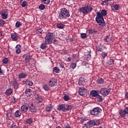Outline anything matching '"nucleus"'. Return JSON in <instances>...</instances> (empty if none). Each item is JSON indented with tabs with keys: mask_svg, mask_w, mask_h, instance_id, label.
<instances>
[{
	"mask_svg": "<svg viewBox=\"0 0 128 128\" xmlns=\"http://www.w3.org/2000/svg\"><path fill=\"white\" fill-rule=\"evenodd\" d=\"M96 22L100 26H106V22L104 19V16L100 12H96Z\"/></svg>",
	"mask_w": 128,
	"mask_h": 128,
	"instance_id": "nucleus-1",
	"label": "nucleus"
},
{
	"mask_svg": "<svg viewBox=\"0 0 128 128\" xmlns=\"http://www.w3.org/2000/svg\"><path fill=\"white\" fill-rule=\"evenodd\" d=\"M60 18H70V11L68 10L66 8H63L61 9L60 12L59 14Z\"/></svg>",
	"mask_w": 128,
	"mask_h": 128,
	"instance_id": "nucleus-2",
	"label": "nucleus"
},
{
	"mask_svg": "<svg viewBox=\"0 0 128 128\" xmlns=\"http://www.w3.org/2000/svg\"><path fill=\"white\" fill-rule=\"evenodd\" d=\"M98 92H100V91L92 90L90 92V96L92 98H98V102H102L103 100L102 96L98 94Z\"/></svg>",
	"mask_w": 128,
	"mask_h": 128,
	"instance_id": "nucleus-3",
	"label": "nucleus"
},
{
	"mask_svg": "<svg viewBox=\"0 0 128 128\" xmlns=\"http://www.w3.org/2000/svg\"><path fill=\"white\" fill-rule=\"evenodd\" d=\"M54 38V34L52 32H48L45 37L44 42H46L48 44H50L52 42Z\"/></svg>",
	"mask_w": 128,
	"mask_h": 128,
	"instance_id": "nucleus-4",
	"label": "nucleus"
},
{
	"mask_svg": "<svg viewBox=\"0 0 128 128\" xmlns=\"http://www.w3.org/2000/svg\"><path fill=\"white\" fill-rule=\"evenodd\" d=\"M92 10V8L87 6L86 7H82L80 8L79 12H82L83 14H88Z\"/></svg>",
	"mask_w": 128,
	"mask_h": 128,
	"instance_id": "nucleus-5",
	"label": "nucleus"
},
{
	"mask_svg": "<svg viewBox=\"0 0 128 128\" xmlns=\"http://www.w3.org/2000/svg\"><path fill=\"white\" fill-rule=\"evenodd\" d=\"M99 92L103 96H108L110 92V88H102L99 91Z\"/></svg>",
	"mask_w": 128,
	"mask_h": 128,
	"instance_id": "nucleus-6",
	"label": "nucleus"
},
{
	"mask_svg": "<svg viewBox=\"0 0 128 128\" xmlns=\"http://www.w3.org/2000/svg\"><path fill=\"white\" fill-rule=\"evenodd\" d=\"M100 112H102V109L98 107H96L92 110H90V114L92 116H98Z\"/></svg>",
	"mask_w": 128,
	"mask_h": 128,
	"instance_id": "nucleus-7",
	"label": "nucleus"
},
{
	"mask_svg": "<svg viewBox=\"0 0 128 128\" xmlns=\"http://www.w3.org/2000/svg\"><path fill=\"white\" fill-rule=\"evenodd\" d=\"M48 84L51 88H52V86H56L58 84V80L54 78H52L49 81Z\"/></svg>",
	"mask_w": 128,
	"mask_h": 128,
	"instance_id": "nucleus-8",
	"label": "nucleus"
},
{
	"mask_svg": "<svg viewBox=\"0 0 128 128\" xmlns=\"http://www.w3.org/2000/svg\"><path fill=\"white\" fill-rule=\"evenodd\" d=\"M90 126H100V122L97 120H91L87 122Z\"/></svg>",
	"mask_w": 128,
	"mask_h": 128,
	"instance_id": "nucleus-9",
	"label": "nucleus"
},
{
	"mask_svg": "<svg viewBox=\"0 0 128 128\" xmlns=\"http://www.w3.org/2000/svg\"><path fill=\"white\" fill-rule=\"evenodd\" d=\"M24 58V62L26 64H28L32 60V58H30V54H24L23 56Z\"/></svg>",
	"mask_w": 128,
	"mask_h": 128,
	"instance_id": "nucleus-10",
	"label": "nucleus"
},
{
	"mask_svg": "<svg viewBox=\"0 0 128 128\" xmlns=\"http://www.w3.org/2000/svg\"><path fill=\"white\" fill-rule=\"evenodd\" d=\"M86 92H88V90H86V88L82 87L80 88L78 90V94L80 96H84V94H86Z\"/></svg>",
	"mask_w": 128,
	"mask_h": 128,
	"instance_id": "nucleus-11",
	"label": "nucleus"
},
{
	"mask_svg": "<svg viewBox=\"0 0 128 128\" xmlns=\"http://www.w3.org/2000/svg\"><path fill=\"white\" fill-rule=\"evenodd\" d=\"M58 110H61V112H66V105L64 104H59L57 107Z\"/></svg>",
	"mask_w": 128,
	"mask_h": 128,
	"instance_id": "nucleus-12",
	"label": "nucleus"
},
{
	"mask_svg": "<svg viewBox=\"0 0 128 128\" xmlns=\"http://www.w3.org/2000/svg\"><path fill=\"white\" fill-rule=\"evenodd\" d=\"M1 16L2 18L6 20L8 18V11L6 10H2L1 11Z\"/></svg>",
	"mask_w": 128,
	"mask_h": 128,
	"instance_id": "nucleus-13",
	"label": "nucleus"
},
{
	"mask_svg": "<svg viewBox=\"0 0 128 128\" xmlns=\"http://www.w3.org/2000/svg\"><path fill=\"white\" fill-rule=\"evenodd\" d=\"M30 110L31 112H36V107L34 105V104H31L29 106Z\"/></svg>",
	"mask_w": 128,
	"mask_h": 128,
	"instance_id": "nucleus-14",
	"label": "nucleus"
},
{
	"mask_svg": "<svg viewBox=\"0 0 128 128\" xmlns=\"http://www.w3.org/2000/svg\"><path fill=\"white\" fill-rule=\"evenodd\" d=\"M11 38L14 40H18V34H16V33L14 32L11 34Z\"/></svg>",
	"mask_w": 128,
	"mask_h": 128,
	"instance_id": "nucleus-15",
	"label": "nucleus"
},
{
	"mask_svg": "<svg viewBox=\"0 0 128 128\" xmlns=\"http://www.w3.org/2000/svg\"><path fill=\"white\" fill-rule=\"evenodd\" d=\"M12 86L14 90L18 88V81L16 80L12 82Z\"/></svg>",
	"mask_w": 128,
	"mask_h": 128,
	"instance_id": "nucleus-16",
	"label": "nucleus"
},
{
	"mask_svg": "<svg viewBox=\"0 0 128 128\" xmlns=\"http://www.w3.org/2000/svg\"><path fill=\"white\" fill-rule=\"evenodd\" d=\"M106 64L108 66H112L114 64V60L113 59H110L107 60L106 62Z\"/></svg>",
	"mask_w": 128,
	"mask_h": 128,
	"instance_id": "nucleus-17",
	"label": "nucleus"
},
{
	"mask_svg": "<svg viewBox=\"0 0 128 128\" xmlns=\"http://www.w3.org/2000/svg\"><path fill=\"white\" fill-rule=\"evenodd\" d=\"M25 94H26L27 96H32V90L27 89L25 90Z\"/></svg>",
	"mask_w": 128,
	"mask_h": 128,
	"instance_id": "nucleus-18",
	"label": "nucleus"
},
{
	"mask_svg": "<svg viewBox=\"0 0 128 128\" xmlns=\"http://www.w3.org/2000/svg\"><path fill=\"white\" fill-rule=\"evenodd\" d=\"M26 76H27L26 73L22 72L19 74L18 78L19 80H20V78H26Z\"/></svg>",
	"mask_w": 128,
	"mask_h": 128,
	"instance_id": "nucleus-19",
	"label": "nucleus"
},
{
	"mask_svg": "<svg viewBox=\"0 0 128 128\" xmlns=\"http://www.w3.org/2000/svg\"><path fill=\"white\" fill-rule=\"evenodd\" d=\"M84 84V80L82 78H80L79 79L78 84H79V86H83Z\"/></svg>",
	"mask_w": 128,
	"mask_h": 128,
	"instance_id": "nucleus-20",
	"label": "nucleus"
},
{
	"mask_svg": "<svg viewBox=\"0 0 128 128\" xmlns=\"http://www.w3.org/2000/svg\"><path fill=\"white\" fill-rule=\"evenodd\" d=\"M6 94L7 96H10L12 94V89L10 88L8 89L6 92Z\"/></svg>",
	"mask_w": 128,
	"mask_h": 128,
	"instance_id": "nucleus-21",
	"label": "nucleus"
},
{
	"mask_svg": "<svg viewBox=\"0 0 128 128\" xmlns=\"http://www.w3.org/2000/svg\"><path fill=\"white\" fill-rule=\"evenodd\" d=\"M46 44H48L46 43V42L42 43L40 45V48H42V50H46V48H48V46H46Z\"/></svg>",
	"mask_w": 128,
	"mask_h": 128,
	"instance_id": "nucleus-22",
	"label": "nucleus"
},
{
	"mask_svg": "<svg viewBox=\"0 0 128 128\" xmlns=\"http://www.w3.org/2000/svg\"><path fill=\"white\" fill-rule=\"evenodd\" d=\"M28 108L26 106H22L21 107V110L22 112H28Z\"/></svg>",
	"mask_w": 128,
	"mask_h": 128,
	"instance_id": "nucleus-23",
	"label": "nucleus"
},
{
	"mask_svg": "<svg viewBox=\"0 0 128 128\" xmlns=\"http://www.w3.org/2000/svg\"><path fill=\"white\" fill-rule=\"evenodd\" d=\"M120 114L122 118H124V116H126V113L124 112V110H121L120 112Z\"/></svg>",
	"mask_w": 128,
	"mask_h": 128,
	"instance_id": "nucleus-24",
	"label": "nucleus"
},
{
	"mask_svg": "<svg viewBox=\"0 0 128 128\" xmlns=\"http://www.w3.org/2000/svg\"><path fill=\"white\" fill-rule=\"evenodd\" d=\"M53 72H56V74H58L60 72V70L56 66L54 68H53Z\"/></svg>",
	"mask_w": 128,
	"mask_h": 128,
	"instance_id": "nucleus-25",
	"label": "nucleus"
},
{
	"mask_svg": "<svg viewBox=\"0 0 128 128\" xmlns=\"http://www.w3.org/2000/svg\"><path fill=\"white\" fill-rule=\"evenodd\" d=\"M104 40H105V42H110L112 40V38H110V36H106L104 37Z\"/></svg>",
	"mask_w": 128,
	"mask_h": 128,
	"instance_id": "nucleus-26",
	"label": "nucleus"
},
{
	"mask_svg": "<svg viewBox=\"0 0 128 128\" xmlns=\"http://www.w3.org/2000/svg\"><path fill=\"white\" fill-rule=\"evenodd\" d=\"M16 46L18 48L16 50V54H19L20 52H21L22 50H20V45H17Z\"/></svg>",
	"mask_w": 128,
	"mask_h": 128,
	"instance_id": "nucleus-27",
	"label": "nucleus"
},
{
	"mask_svg": "<svg viewBox=\"0 0 128 128\" xmlns=\"http://www.w3.org/2000/svg\"><path fill=\"white\" fill-rule=\"evenodd\" d=\"M58 28L62 29L64 28V25L62 24H57Z\"/></svg>",
	"mask_w": 128,
	"mask_h": 128,
	"instance_id": "nucleus-28",
	"label": "nucleus"
},
{
	"mask_svg": "<svg viewBox=\"0 0 128 128\" xmlns=\"http://www.w3.org/2000/svg\"><path fill=\"white\" fill-rule=\"evenodd\" d=\"M110 0H104V1H102V4L103 6H106V4H108V2H110Z\"/></svg>",
	"mask_w": 128,
	"mask_h": 128,
	"instance_id": "nucleus-29",
	"label": "nucleus"
},
{
	"mask_svg": "<svg viewBox=\"0 0 128 128\" xmlns=\"http://www.w3.org/2000/svg\"><path fill=\"white\" fill-rule=\"evenodd\" d=\"M114 8L116 10H120V4H116L114 6H112V8Z\"/></svg>",
	"mask_w": 128,
	"mask_h": 128,
	"instance_id": "nucleus-30",
	"label": "nucleus"
},
{
	"mask_svg": "<svg viewBox=\"0 0 128 128\" xmlns=\"http://www.w3.org/2000/svg\"><path fill=\"white\" fill-rule=\"evenodd\" d=\"M14 114L16 118H18L22 114H20V110H18L15 112Z\"/></svg>",
	"mask_w": 128,
	"mask_h": 128,
	"instance_id": "nucleus-31",
	"label": "nucleus"
},
{
	"mask_svg": "<svg viewBox=\"0 0 128 128\" xmlns=\"http://www.w3.org/2000/svg\"><path fill=\"white\" fill-rule=\"evenodd\" d=\"M36 100H37L36 101L37 104H40V102H42V98H40V97L36 98Z\"/></svg>",
	"mask_w": 128,
	"mask_h": 128,
	"instance_id": "nucleus-32",
	"label": "nucleus"
},
{
	"mask_svg": "<svg viewBox=\"0 0 128 128\" xmlns=\"http://www.w3.org/2000/svg\"><path fill=\"white\" fill-rule=\"evenodd\" d=\"M102 16H106V14H107V12H106V10H103L101 11V12H100Z\"/></svg>",
	"mask_w": 128,
	"mask_h": 128,
	"instance_id": "nucleus-33",
	"label": "nucleus"
},
{
	"mask_svg": "<svg viewBox=\"0 0 128 128\" xmlns=\"http://www.w3.org/2000/svg\"><path fill=\"white\" fill-rule=\"evenodd\" d=\"M72 110V105H68L67 108H66V112L68 110Z\"/></svg>",
	"mask_w": 128,
	"mask_h": 128,
	"instance_id": "nucleus-34",
	"label": "nucleus"
},
{
	"mask_svg": "<svg viewBox=\"0 0 128 128\" xmlns=\"http://www.w3.org/2000/svg\"><path fill=\"white\" fill-rule=\"evenodd\" d=\"M20 4L23 8H24L28 6V2L26 1H24L20 2Z\"/></svg>",
	"mask_w": 128,
	"mask_h": 128,
	"instance_id": "nucleus-35",
	"label": "nucleus"
},
{
	"mask_svg": "<svg viewBox=\"0 0 128 128\" xmlns=\"http://www.w3.org/2000/svg\"><path fill=\"white\" fill-rule=\"evenodd\" d=\"M36 34H42V29L41 28H38L36 30Z\"/></svg>",
	"mask_w": 128,
	"mask_h": 128,
	"instance_id": "nucleus-36",
	"label": "nucleus"
},
{
	"mask_svg": "<svg viewBox=\"0 0 128 128\" xmlns=\"http://www.w3.org/2000/svg\"><path fill=\"white\" fill-rule=\"evenodd\" d=\"M104 79H102V78H100L97 80V82L98 84H104Z\"/></svg>",
	"mask_w": 128,
	"mask_h": 128,
	"instance_id": "nucleus-37",
	"label": "nucleus"
},
{
	"mask_svg": "<svg viewBox=\"0 0 128 128\" xmlns=\"http://www.w3.org/2000/svg\"><path fill=\"white\" fill-rule=\"evenodd\" d=\"M43 88H44L45 90H50V86H48L46 84L43 86Z\"/></svg>",
	"mask_w": 128,
	"mask_h": 128,
	"instance_id": "nucleus-38",
	"label": "nucleus"
},
{
	"mask_svg": "<svg viewBox=\"0 0 128 128\" xmlns=\"http://www.w3.org/2000/svg\"><path fill=\"white\" fill-rule=\"evenodd\" d=\"M39 8L40 10H44L46 8V6L44 4H41L39 6Z\"/></svg>",
	"mask_w": 128,
	"mask_h": 128,
	"instance_id": "nucleus-39",
	"label": "nucleus"
},
{
	"mask_svg": "<svg viewBox=\"0 0 128 128\" xmlns=\"http://www.w3.org/2000/svg\"><path fill=\"white\" fill-rule=\"evenodd\" d=\"M2 62L3 64H6L8 62V58H5L2 60Z\"/></svg>",
	"mask_w": 128,
	"mask_h": 128,
	"instance_id": "nucleus-40",
	"label": "nucleus"
},
{
	"mask_svg": "<svg viewBox=\"0 0 128 128\" xmlns=\"http://www.w3.org/2000/svg\"><path fill=\"white\" fill-rule=\"evenodd\" d=\"M80 36L82 38H88V36L86 33H82L80 34Z\"/></svg>",
	"mask_w": 128,
	"mask_h": 128,
	"instance_id": "nucleus-41",
	"label": "nucleus"
},
{
	"mask_svg": "<svg viewBox=\"0 0 128 128\" xmlns=\"http://www.w3.org/2000/svg\"><path fill=\"white\" fill-rule=\"evenodd\" d=\"M76 63H72L70 65V68L74 69L76 68Z\"/></svg>",
	"mask_w": 128,
	"mask_h": 128,
	"instance_id": "nucleus-42",
	"label": "nucleus"
},
{
	"mask_svg": "<svg viewBox=\"0 0 128 128\" xmlns=\"http://www.w3.org/2000/svg\"><path fill=\"white\" fill-rule=\"evenodd\" d=\"M64 100L68 102V100H70V96L68 95H66L64 96Z\"/></svg>",
	"mask_w": 128,
	"mask_h": 128,
	"instance_id": "nucleus-43",
	"label": "nucleus"
},
{
	"mask_svg": "<svg viewBox=\"0 0 128 128\" xmlns=\"http://www.w3.org/2000/svg\"><path fill=\"white\" fill-rule=\"evenodd\" d=\"M26 122L29 124H32V120L30 118L27 119Z\"/></svg>",
	"mask_w": 128,
	"mask_h": 128,
	"instance_id": "nucleus-44",
	"label": "nucleus"
},
{
	"mask_svg": "<svg viewBox=\"0 0 128 128\" xmlns=\"http://www.w3.org/2000/svg\"><path fill=\"white\" fill-rule=\"evenodd\" d=\"M42 2H44L46 4H48L50 2V0H42Z\"/></svg>",
	"mask_w": 128,
	"mask_h": 128,
	"instance_id": "nucleus-45",
	"label": "nucleus"
},
{
	"mask_svg": "<svg viewBox=\"0 0 128 128\" xmlns=\"http://www.w3.org/2000/svg\"><path fill=\"white\" fill-rule=\"evenodd\" d=\"M16 28H20V26H22V24L20 22H17L16 24Z\"/></svg>",
	"mask_w": 128,
	"mask_h": 128,
	"instance_id": "nucleus-46",
	"label": "nucleus"
},
{
	"mask_svg": "<svg viewBox=\"0 0 128 128\" xmlns=\"http://www.w3.org/2000/svg\"><path fill=\"white\" fill-rule=\"evenodd\" d=\"M12 102H13V104H15V102H18V100H16V98L14 97L13 98L11 99Z\"/></svg>",
	"mask_w": 128,
	"mask_h": 128,
	"instance_id": "nucleus-47",
	"label": "nucleus"
},
{
	"mask_svg": "<svg viewBox=\"0 0 128 128\" xmlns=\"http://www.w3.org/2000/svg\"><path fill=\"white\" fill-rule=\"evenodd\" d=\"M101 56L102 58H106V56H108V54L106 53V52H102V53L101 54Z\"/></svg>",
	"mask_w": 128,
	"mask_h": 128,
	"instance_id": "nucleus-48",
	"label": "nucleus"
},
{
	"mask_svg": "<svg viewBox=\"0 0 128 128\" xmlns=\"http://www.w3.org/2000/svg\"><path fill=\"white\" fill-rule=\"evenodd\" d=\"M96 50L98 52H102V48L100 46L96 47Z\"/></svg>",
	"mask_w": 128,
	"mask_h": 128,
	"instance_id": "nucleus-49",
	"label": "nucleus"
},
{
	"mask_svg": "<svg viewBox=\"0 0 128 128\" xmlns=\"http://www.w3.org/2000/svg\"><path fill=\"white\" fill-rule=\"evenodd\" d=\"M5 22H4V20H0V26H4V24Z\"/></svg>",
	"mask_w": 128,
	"mask_h": 128,
	"instance_id": "nucleus-50",
	"label": "nucleus"
},
{
	"mask_svg": "<svg viewBox=\"0 0 128 128\" xmlns=\"http://www.w3.org/2000/svg\"><path fill=\"white\" fill-rule=\"evenodd\" d=\"M124 112L126 113V114H128V107H126L124 108Z\"/></svg>",
	"mask_w": 128,
	"mask_h": 128,
	"instance_id": "nucleus-51",
	"label": "nucleus"
},
{
	"mask_svg": "<svg viewBox=\"0 0 128 128\" xmlns=\"http://www.w3.org/2000/svg\"><path fill=\"white\" fill-rule=\"evenodd\" d=\"M93 34H96L98 32V30L96 28H94L93 30H92Z\"/></svg>",
	"mask_w": 128,
	"mask_h": 128,
	"instance_id": "nucleus-52",
	"label": "nucleus"
},
{
	"mask_svg": "<svg viewBox=\"0 0 128 128\" xmlns=\"http://www.w3.org/2000/svg\"><path fill=\"white\" fill-rule=\"evenodd\" d=\"M50 110H52V108H50V107H47L46 108V112H50Z\"/></svg>",
	"mask_w": 128,
	"mask_h": 128,
	"instance_id": "nucleus-53",
	"label": "nucleus"
},
{
	"mask_svg": "<svg viewBox=\"0 0 128 128\" xmlns=\"http://www.w3.org/2000/svg\"><path fill=\"white\" fill-rule=\"evenodd\" d=\"M34 84V83L32 82H29L28 83V86H32Z\"/></svg>",
	"mask_w": 128,
	"mask_h": 128,
	"instance_id": "nucleus-54",
	"label": "nucleus"
},
{
	"mask_svg": "<svg viewBox=\"0 0 128 128\" xmlns=\"http://www.w3.org/2000/svg\"><path fill=\"white\" fill-rule=\"evenodd\" d=\"M24 84H28V82L30 81L28 80H26V81H23Z\"/></svg>",
	"mask_w": 128,
	"mask_h": 128,
	"instance_id": "nucleus-55",
	"label": "nucleus"
},
{
	"mask_svg": "<svg viewBox=\"0 0 128 128\" xmlns=\"http://www.w3.org/2000/svg\"><path fill=\"white\" fill-rule=\"evenodd\" d=\"M4 74V71L2 70V68L0 67V75Z\"/></svg>",
	"mask_w": 128,
	"mask_h": 128,
	"instance_id": "nucleus-56",
	"label": "nucleus"
},
{
	"mask_svg": "<svg viewBox=\"0 0 128 128\" xmlns=\"http://www.w3.org/2000/svg\"><path fill=\"white\" fill-rule=\"evenodd\" d=\"M60 66L61 68H64V66L62 65V63L60 64Z\"/></svg>",
	"mask_w": 128,
	"mask_h": 128,
	"instance_id": "nucleus-57",
	"label": "nucleus"
},
{
	"mask_svg": "<svg viewBox=\"0 0 128 128\" xmlns=\"http://www.w3.org/2000/svg\"><path fill=\"white\" fill-rule=\"evenodd\" d=\"M89 34H94V32H92V30H89Z\"/></svg>",
	"mask_w": 128,
	"mask_h": 128,
	"instance_id": "nucleus-58",
	"label": "nucleus"
},
{
	"mask_svg": "<svg viewBox=\"0 0 128 128\" xmlns=\"http://www.w3.org/2000/svg\"><path fill=\"white\" fill-rule=\"evenodd\" d=\"M125 96L126 98H128V92L126 94Z\"/></svg>",
	"mask_w": 128,
	"mask_h": 128,
	"instance_id": "nucleus-59",
	"label": "nucleus"
},
{
	"mask_svg": "<svg viewBox=\"0 0 128 128\" xmlns=\"http://www.w3.org/2000/svg\"><path fill=\"white\" fill-rule=\"evenodd\" d=\"M12 128H18V126H16V125H14V126H12Z\"/></svg>",
	"mask_w": 128,
	"mask_h": 128,
	"instance_id": "nucleus-60",
	"label": "nucleus"
},
{
	"mask_svg": "<svg viewBox=\"0 0 128 128\" xmlns=\"http://www.w3.org/2000/svg\"><path fill=\"white\" fill-rule=\"evenodd\" d=\"M65 128H72V127H70V126L67 125L66 126H65Z\"/></svg>",
	"mask_w": 128,
	"mask_h": 128,
	"instance_id": "nucleus-61",
	"label": "nucleus"
},
{
	"mask_svg": "<svg viewBox=\"0 0 128 128\" xmlns=\"http://www.w3.org/2000/svg\"><path fill=\"white\" fill-rule=\"evenodd\" d=\"M52 42L53 44H56V40H54L53 41H52Z\"/></svg>",
	"mask_w": 128,
	"mask_h": 128,
	"instance_id": "nucleus-62",
	"label": "nucleus"
},
{
	"mask_svg": "<svg viewBox=\"0 0 128 128\" xmlns=\"http://www.w3.org/2000/svg\"><path fill=\"white\" fill-rule=\"evenodd\" d=\"M70 60H72V58L70 57L68 58V62H70Z\"/></svg>",
	"mask_w": 128,
	"mask_h": 128,
	"instance_id": "nucleus-63",
	"label": "nucleus"
},
{
	"mask_svg": "<svg viewBox=\"0 0 128 128\" xmlns=\"http://www.w3.org/2000/svg\"><path fill=\"white\" fill-rule=\"evenodd\" d=\"M56 128H60V126H58Z\"/></svg>",
	"mask_w": 128,
	"mask_h": 128,
	"instance_id": "nucleus-64",
	"label": "nucleus"
}]
</instances>
